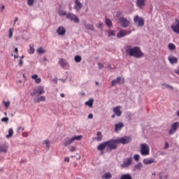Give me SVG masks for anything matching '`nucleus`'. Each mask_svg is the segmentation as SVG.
<instances>
[{
  "label": "nucleus",
  "mask_w": 179,
  "mask_h": 179,
  "mask_svg": "<svg viewBox=\"0 0 179 179\" xmlns=\"http://www.w3.org/2000/svg\"><path fill=\"white\" fill-rule=\"evenodd\" d=\"M126 54L130 57H134V58H142L144 55L141 48L138 46L132 48L131 45L126 46Z\"/></svg>",
  "instance_id": "f257e3e1"
},
{
  "label": "nucleus",
  "mask_w": 179,
  "mask_h": 179,
  "mask_svg": "<svg viewBox=\"0 0 179 179\" xmlns=\"http://www.w3.org/2000/svg\"><path fill=\"white\" fill-rule=\"evenodd\" d=\"M116 16H117V20H119L122 27H124L125 29L131 24V22H129V20H128V19H127L126 17H124V15H122V13L117 11L116 13Z\"/></svg>",
  "instance_id": "f03ea898"
},
{
  "label": "nucleus",
  "mask_w": 179,
  "mask_h": 179,
  "mask_svg": "<svg viewBox=\"0 0 179 179\" xmlns=\"http://www.w3.org/2000/svg\"><path fill=\"white\" fill-rule=\"evenodd\" d=\"M118 148V141L117 139H110L106 141V150L110 152L112 150H115Z\"/></svg>",
  "instance_id": "7ed1b4c3"
},
{
  "label": "nucleus",
  "mask_w": 179,
  "mask_h": 179,
  "mask_svg": "<svg viewBox=\"0 0 179 179\" xmlns=\"http://www.w3.org/2000/svg\"><path fill=\"white\" fill-rule=\"evenodd\" d=\"M140 152L142 156H148L150 153V148L149 145L146 143H142L141 145Z\"/></svg>",
  "instance_id": "20e7f679"
},
{
  "label": "nucleus",
  "mask_w": 179,
  "mask_h": 179,
  "mask_svg": "<svg viewBox=\"0 0 179 179\" xmlns=\"http://www.w3.org/2000/svg\"><path fill=\"white\" fill-rule=\"evenodd\" d=\"M45 93V90H44V87L39 86L36 90L34 89L30 94L31 97H34V96H41V94H44Z\"/></svg>",
  "instance_id": "39448f33"
},
{
  "label": "nucleus",
  "mask_w": 179,
  "mask_h": 179,
  "mask_svg": "<svg viewBox=\"0 0 179 179\" xmlns=\"http://www.w3.org/2000/svg\"><path fill=\"white\" fill-rule=\"evenodd\" d=\"M117 143H122V145H128L131 141L132 138L129 136H125L120 138H117Z\"/></svg>",
  "instance_id": "423d86ee"
},
{
  "label": "nucleus",
  "mask_w": 179,
  "mask_h": 179,
  "mask_svg": "<svg viewBox=\"0 0 179 179\" xmlns=\"http://www.w3.org/2000/svg\"><path fill=\"white\" fill-rule=\"evenodd\" d=\"M66 17L69 20H71L74 22V23H79V22H80V20H79V17H78L76 15L71 13H67V15H66Z\"/></svg>",
  "instance_id": "0eeeda50"
},
{
  "label": "nucleus",
  "mask_w": 179,
  "mask_h": 179,
  "mask_svg": "<svg viewBox=\"0 0 179 179\" xmlns=\"http://www.w3.org/2000/svg\"><path fill=\"white\" fill-rule=\"evenodd\" d=\"M134 20V23H138V27H143V26H145V20L139 17L138 15H136Z\"/></svg>",
  "instance_id": "6e6552de"
},
{
  "label": "nucleus",
  "mask_w": 179,
  "mask_h": 179,
  "mask_svg": "<svg viewBox=\"0 0 179 179\" xmlns=\"http://www.w3.org/2000/svg\"><path fill=\"white\" fill-rule=\"evenodd\" d=\"M125 82L124 77H117L116 79H114L111 82L112 86H115V85H122Z\"/></svg>",
  "instance_id": "1a4fd4ad"
},
{
  "label": "nucleus",
  "mask_w": 179,
  "mask_h": 179,
  "mask_svg": "<svg viewBox=\"0 0 179 179\" xmlns=\"http://www.w3.org/2000/svg\"><path fill=\"white\" fill-rule=\"evenodd\" d=\"M132 164V158H126L123 160V164L120 165V167L122 169H127L129 166H131Z\"/></svg>",
  "instance_id": "9d476101"
},
{
  "label": "nucleus",
  "mask_w": 179,
  "mask_h": 179,
  "mask_svg": "<svg viewBox=\"0 0 179 179\" xmlns=\"http://www.w3.org/2000/svg\"><path fill=\"white\" fill-rule=\"evenodd\" d=\"M179 127V123L178 122H174L171 125V129L169 130V135H173L176 131H177V128Z\"/></svg>",
  "instance_id": "9b49d317"
},
{
  "label": "nucleus",
  "mask_w": 179,
  "mask_h": 179,
  "mask_svg": "<svg viewBox=\"0 0 179 179\" xmlns=\"http://www.w3.org/2000/svg\"><path fill=\"white\" fill-rule=\"evenodd\" d=\"M127 34H131V31H129V33L127 31V30L121 29L119 33L117 34V37L118 38H122V37H125Z\"/></svg>",
  "instance_id": "f8f14e48"
},
{
  "label": "nucleus",
  "mask_w": 179,
  "mask_h": 179,
  "mask_svg": "<svg viewBox=\"0 0 179 179\" xmlns=\"http://www.w3.org/2000/svg\"><path fill=\"white\" fill-rule=\"evenodd\" d=\"M57 33L59 34V36H65V34L66 33V29H65V28H64V27L60 26L57 29Z\"/></svg>",
  "instance_id": "ddd939ff"
},
{
  "label": "nucleus",
  "mask_w": 179,
  "mask_h": 179,
  "mask_svg": "<svg viewBox=\"0 0 179 179\" xmlns=\"http://www.w3.org/2000/svg\"><path fill=\"white\" fill-rule=\"evenodd\" d=\"M83 24H84V27L87 29V30H90V31H94V27L93 26V24H86V21L83 22Z\"/></svg>",
  "instance_id": "4468645a"
},
{
  "label": "nucleus",
  "mask_w": 179,
  "mask_h": 179,
  "mask_svg": "<svg viewBox=\"0 0 179 179\" xmlns=\"http://www.w3.org/2000/svg\"><path fill=\"white\" fill-rule=\"evenodd\" d=\"M124 124L122 122H119L115 124V132H118V131H121L122 128H124Z\"/></svg>",
  "instance_id": "2eb2a0df"
},
{
  "label": "nucleus",
  "mask_w": 179,
  "mask_h": 179,
  "mask_svg": "<svg viewBox=\"0 0 179 179\" xmlns=\"http://www.w3.org/2000/svg\"><path fill=\"white\" fill-rule=\"evenodd\" d=\"M74 3L76 5L74 6V9H76V10H80L82 9V3H80L79 0H75Z\"/></svg>",
  "instance_id": "dca6fc26"
},
{
  "label": "nucleus",
  "mask_w": 179,
  "mask_h": 179,
  "mask_svg": "<svg viewBox=\"0 0 179 179\" xmlns=\"http://www.w3.org/2000/svg\"><path fill=\"white\" fill-rule=\"evenodd\" d=\"M106 148H107V143H106V141L99 144L97 146V150H99L100 152H103V150H104V149H106Z\"/></svg>",
  "instance_id": "f3484780"
},
{
  "label": "nucleus",
  "mask_w": 179,
  "mask_h": 179,
  "mask_svg": "<svg viewBox=\"0 0 179 179\" xmlns=\"http://www.w3.org/2000/svg\"><path fill=\"white\" fill-rule=\"evenodd\" d=\"M145 3H146V0H137L136 1V5L138 8L140 9H142L143 6H145Z\"/></svg>",
  "instance_id": "a211bd4d"
},
{
  "label": "nucleus",
  "mask_w": 179,
  "mask_h": 179,
  "mask_svg": "<svg viewBox=\"0 0 179 179\" xmlns=\"http://www.w3.org/2000/svg\"><path fill=\"white\" fill-rule=\"evenodd\" d=\"M113 113L117 115V117H121L122 111L120 109V106H116L113 108Z\"/></svg>",
  "instance_id": "6ab92c4d"
},
{
  "label": "nucleus",
  "mask_w": 179,
  "mask_h": 179,
  "mask_svg": "<svg viewBox=\"0 0 179 179\" xmlns=\"http://www.w3.org/2000/svg\"><path fill=\"white\" fill-rule=\"evenodd\" d=\"M168 59L170 62V64H178V58L172 56V57H169Z\"/></svg>",
  "instance_id": "aec40b11"
},
{
  "label": "nucleus",
  "mask_w": 179,
  "mask_h": 179,
  "mask_svg": "<svg viewBox=\"0 0 179 179\" xmlns=\"http://www.w3.org/2000/svg\"><path fill=\"white\" fill-rule=\"evenodd\" d=\"M171 29L173 30V31H174V33L179 34V20L178 21L176 25H171Z\"/></svg>",
  "instance_id": "412c9836"
},
{
  "label": "nucleus",
  "mask_w": 179,
  "mask_h": 179,
  "mask_svg": "<svg viewBox=\"0 0 179 179\" xmlns=\"http://www.w3.org/2000/svg\"><path fill=\"white\" fill-rule=\"evenodd\" d=\"M143 162L145 164H152V163H155L156 160H155V159L153 158H151V159L145 158L143 159Z\"/></svg>",
  "instance_id": "4be33fe9"
},
{
  "label": "nucleus",
  "mask_w": 179,
  "mask_h": 179,
  "mask_svg": "<svg viewBox=\"0 0 179 179\" xmlns=\"http://www.w3.org/2000/svg\"><path fill=\"white\" fill-rule=\"evenodd\" d=\"M67 64H68V62H66V60H65L64 58H61L59 59V65H60L62 68H65V66H66Z\"/></svg>",
  "instance_id": "5701e85b"
},
{
  "label": "nucleus",
  "mask_w": 179,
  "mask_h": 179,
  "mask_svg": "<svg viewBox=\"0 0 179 179\" xmlns=\"http://www.w3.org/2000/svg\"><path fill=\"white\" fill-rule=\"evenodd\" d=\"M8 152V147L6 144L0 145V153H6Z\"/></svg>",
  "instance_id": "b1692460"
},
{
  "label": "nucleus",
  "mask_w": 179,
  "mask_h": 179,
  "mask_svg": "<svg viewBox=\"0 0 179 179\" xmlns=\"http://www.w3.org/2000/svg\"><path fill=\"white\" fill-rule=\"evenodd\" d=\"M94 103V99L91 98L88 101H87L85 104V106H88V107L92 108L93 107V103Z\"/></svg>",
  "instance_id": "393cba45"
},
{
  "label": "nucleus",
  "mask_w": 179,
  "mask_h": 179,
  "mask_svg": "<svg viewBox=\"0 0 179 179\" xmlns=\"http://www.w3.org/2000/svg\"><path fill=\"white\" fill-rule=\"evenodd\" d=\"M31 79H34L36 83H41V78H38V76L37 74L31 76Z\"/></svg>",
  "instance_id": "a878e982"
},
{
  "label": "nucleus",
  "mask_w": 179,
  "mask_h": 179,
  "mask_svg": "<svg viewBox=\"0 0 179 179\" xmlns=\"http://www.w3.org/2000/svg\"><path fill=\"white\" fill-rule=\"evenodd\" d=\"M97 142H101L103 140V135L101 134V131H98L96 134V138H95Z\"/></svg>",
  "instance_id": "bb28decb"
},
{
  "label": "nucleus",
  "mask_w": 179,
  "mask_h": 179,
  "mask_svg": "<svg viewBox=\"0 0 179 179\" xmlns=\"http://www.w3.org/2000/svg\"><path fill=\"white\" fill-rule=\"evenodd\" d=\"M113 177V175L109 173V172H107V173H105L103 176L101 177V178L103 179H110Z\"/></svg>",
  "instance_id": "cd10ccee"
},
{
  "label": "nucleus",
  "mask_w": 179,
  "mask_h": 179,
  "mask_svg": "<svg viewBox=\"0 0 179 179\" xmlns=\"http://www.w3.org/2000/svg\"><path fill=\"white\" fill-rule=\"evenodd\" d=\"M120 179H133L132 176L129 173H125L121 176Z\"/></svg>",
  "instance_id": "c85d7f7f"
},
{
  "label": "nucleus",
  "mask_w": 179,
  "mask_h": 179,
  "mask_svg": "<svg viewBox=\"0 0 179 179\" xmlns=\"http://www.w3.org/2000/svg\"><path fill=\"white\" fill-rule=\"evenodd\" d=\"M35 103H40L41 101H45V96H41L34 100Z\"/></svg>",
  "instance_id": "c756f323"
},
{
  "label": "nucleus",
  "mask_w": 179,
  "mask_h": 179,
  "mask_svg": "<svg viewBox=\"0 0 179 179\" xmlns=\"http://www.w3.org/2000/svg\"><path fill=\"white\" fill-rule=\"evenodd\" d=\"M105 23H106V26H108V27H113V22H111V20H110L109 18L106 19Z\"/></svg>",
  "instance_id": "7c9ffc66"
},
{
  "label": "nucleus",
  "mask_w": 179,
  "mask_h": 179,
  "mask_svg": "<svg viewBox=\"0 0 179 179\" xmlns=\"http://www.w3.org/2000/svg\"><path fill=\"white\" fill-rule=\"evenodd\" d=\"M72 138H69L68 140H65L64 143V146H69L73 143Z\"/></svg>",
  "instance_id": "2f4dec72"
},
{
  "label": "nucleus",
  "mask_w": 179,
  "mask_h": 179,
  "mask_svg": "<svg viewBox=\"0 0 179 179\" xmlns=\"http://www.w3.org/2000/svg\"><path fill=\"white\" fill-rule=\"evenodd\" d=\"M34 45H29V54H34Z\"/></svg>",
  "instance_id": "473e14b6"
},
{
  "label": "nucleus",
  "mask_w": 179,
  "mask_h": 179,
  "mask_svg": "<svg viewBox=\"0 0 179 179\" xmlns=\"http://www.w3.org/2000/svg\"><path fill=\"white\" fill-rule=\"evenodd\" d=\"M83 136L80 135V136H74L73 137L71 138V141H73V142L74 141H80V139H82Z\"/></svg>",
  "instance_id": "72a5a7b5"
},
{
  "label": "nucleus",
  "mask_w": 179,
  "mask_h": 179,
  "mask_svg": "<svg viewBox=\"0 0 179 179\" xmlns=\"http://www.w3.org/2000/svg\"><path fill=\"white\" fill-rule=\"evenodd\" d=\"M13 136V129L10 128L8 130V135L6 136V138H12Z\"/></svg>",
  "instance_id": "f704fd0d"
},
{
  "label": "nucleus",
  "mask_w": 179,
  "mask_h": 179,
  "mask_svg": "<svg viewBox=\"0 0 179 179\" xmlns=\"http://www.w3.org/2000/svg\"><path fill=\"white\" fill-rule=\"evenodd\" d=\"M142 162H140L134 166V170H141L142 169Z\"/></svg>",
  "instance_id": "c9c22d12"
},
{
  "label": "nucleus",
  "mask_w": 179,
  "mask_h": 179,
  "mask_svg": "<svg viewBox=\"0 0 179 179\" xmlns=\"http://www.w3.org/2000/svg\"><path fill=\"white\" fill-rule=\"evenodd\" d=\"M59 16H66L68 13H66V11H64L62 10H60L58 11Z\"/></svg>",
  "instance_id": "e433bc0d"
},
{
  "label": "nucleus",
  "mask_w": 179,
  "mask_h": 179,
  "mask_svg": "<svg viewBox=\"0 0 179 179\" xmlns=\"http://www.w3.org/2000/svg\"><path fill=\"white\" fill-rule=\"evenodd\" d=\"M76 62L79 63L82 61V57L80 55H76L74 58Z\"/></svg>",
  "instance_id": "4c0bfd02"
},
{
  "label": "nucleus",
  "mask_w": 179,
  "mask_h": 179,
  "mask_svg": "<svg viewBox=\"0 0 179 179\" xmlns=\"http://www.w3.org/2000/svg\"><path fill=\"white\" fill-rule=\"evenodd\" d=\"M37 52L39 54H44L45 52V50L43 49V48H39L37 49Z\"/></svg>",
  "instance_id": "58836bf2"
},
{
  "label": "nucleus",
  "mask_w": 179,
  "mask_h": 179,
  "mask_svg": "<svg viewBox=\"0 0 179 179\" xmlns=\"http://www.w3.org/2000/svg\"><path fill=\"white\" fill-rule=\"evenodd\" d=\"M169 50H176V45L174 43H169Z\"/></svg>",
  "instance_id": "ea45409f"
},
{
  "label": "nucleus",
  "mask_w": 179,
  "mask_h": 179,
  "mask_svg": "<svg viewBox=\"0 0 179 179\" xmlns=\"http://www.w3.org/2000/svg\"><path fill=\"white\" fill-rule=\"evenodd\" d=\"M108 34L109 37H111L113 36H115V31H108Z\"/></svg>",
  "instance_id": "a19ab883"
},
{
  "label": "nucleus",
  "mask_w": 179,
  "mask_h": 179,
  "mask_svg": "<svg viewBox=\"0 0 179 179\" xmlns=\"http://www.w3.org/2000/svg\"><path fill=\"white\" fill-rule=\"evenodd\" d=\"M134 160H136V162H139V159H141V156H139V155L136 154L134 156Z\"/></svg>",
  "instance_id": "79ce46f5"
},
{
  "label": "nucleus",
  "mask_w": 179,
  "mask_h": 179,
  "mask_svg": "<svg viewBox=\"0 0 179 179\" xmlns=\"http://www.w3.org/2000/svg\"><path fill=\"white\" fill-rule=\"evenodd\" d=\"M33 3H34V0H27V5H29V6H33Z\"/></svg>",
  "instance_id": "37998d69"
},
{
  "label": "nucleus",
  "mask_w": 179,
  "mask_h": 179,
  "mask_svg": "<svg viewBox=\"0 0 179 179\" xmlns=\"http://www.w3.org/2000/svg\"><path fill=\"white\" fill-rule=\"evenodd\" d=\"M9 122V117H3L1 119V122H6L8 123Z\"/></svg>",
  "instance_id": "c03bdc74"
},
{
  "label": "nucleus",
  "mask_w": 179,
  "mask_h": 179,
  "mask_svg": "<svg viewBox=\"0 0 179 179\" xmlns=\"http://www.w3.org/2000/svg\"><path fill=\"white\" fill-rule=\"evenodd\" d=\"M44 143L46 145V147L50 149V141L48 140H46L44 141Z\"/></svg>",
  "instance_id": "a18cd8bd"
},
{
  "label": "nucleus",
  "mask_w": 179,
  "mask_h": 179,
  "mask_svg": "<svg viewBox=\"0 0 179 179\" xmlns=\"http://www.w3.org/2000/svg\"><path fill=\"white\" fill-rule=\"evenodd\" d=\"M4 106L6 108H8L9 107V106H10V102H9V101L4 102Z\"/></svg>",
  "instance_id": "49530a36"
},
{
  "label": "nucleus",
  "mask_w": 179,
  "mask_h": 179,
  "mask_svg": "<svg viewBox=\"0 0 179 179\" xmlns=\"http://www.w3.org/2000/svg\"><path fill=\"white\" fill-rule=\"evenodd\" d=\"M12 36H13V31H12V29H9V37L10 38H12Z\"/></svg>",
  "instance_id": "de8ad7c7"
},
{
  "label": "nucleus",
  "mask_w": 179,
  "mask_h": 179,
  "mask_svg": "<svg viewBox=\"0 0 179 179\" xmlns=\"http://www.w3.org/2000/svg\"><path fill=\"white\" fill-rule=\"evenodd\" d=\"M98 66L99 69H103V68H104V65L102 64L101 63H98Z\"/></svg>",
  "instance_id": "09e8293b"
},
{
  "label": "nucleus",
  "mask_w": 179,
  "mask_h": 179,
  "mask_svg": "<svg viewBox=\"0 0 179 179\" xmlns=\"http://www.w3.org/2000/svg\"><path fill=\"white\" fill-rule=\"evenodd\" d=\"M18 65L20 67L23 66V59H20Z\"/></svg>",
  "instance_id": "8fccbe9b"
},
{
  "label": "nucleus",
  "mask_w": 179,
  "mask_h": 179,
  "mask_svg": "<svg viewBox=\"0 0 179 179\" xmlns=\"http://www.w3.org/2000/svg\"><path fill=\"white\" fill-rule=\"evenodd\" d=\"M75 150H76V147L75 146L71 147L70 149V152H75Z\"/></svg>",
  "instance_id": "3c124183"
},
{
  "label": "nucleus",
  "mask_w": 179,
  "mask_h": 179,
  "mask_svg": "<svg viewBox=\"0 0 179 179\" xmlns=\"http://www.w3.org/2000/svg\"><path fill=\"white\" fill-rule=\"evenodd\" d=\"M169 143H168V142H166V143H165L164 149H169Z\"/></svg>",
  "instance_id": "603ef678"
},
{
  "label": "nucleus",
  "mask_w": 179,
  "mask_h": 179,
  "mask_svg": "<svg viewBox=\"0 0 179 179\" xmlns=\"http://www.w3.org/2000/svg\"><path fill=\"white\" fill-rule=\"evenodd\" d=\"M99 29H103V22H100L98 25Z\"/></svg>",
  "instance_id": "864d4df0"
},
{
  "label": "nucleus",
  "mask_w": 179,
  "mask_h": 179,
  "mask_svg": "<svg viewBox=\"0 0 179 179\" xmlns=\"http://www.w3.org/2000/svg\"><path fill=\"white\" fill-rule=\"evenodd\" d=\"M92 118H93V114L91 113L88 115V119L92 120Z\"/></svg>",
  "instance_id": "5fc2aeb1"
},
{
  "label": "nucleus",
  "mask_w": 179,
  "mask_h": 179,
  "mask_svg": "<svg viewBox=\"0 0 179 179\" xmlns=\"http://www.w3.org/2000/svg\"><path fill=\"white\" fill-rule=\"evenodd\" d=\"M64 162H67V163H69V157H65Z\"/></svg>",
  "instance_id": "6e6d98bb"
},
{
  "label": "nucleus",
  "mask_w": 179,
  "mask_h": 179,
  "mask_svg": "<svg viewBox=\"0 0 179 179\" xmlns=\"http://www.w3.org/2000/svg\"><path fill=\"white\" fill-rule=\"evenodd\" d=\"M158 176L159 179H163V177L162 176V173H159Z\"/></svg>",
  "instance_id": "4d7b16f0"
},
{
  "label": "nucleus",
  "mask_w": 179,
  "mask_h": 179,
  "mask_svg": "<svg viewBox=\"0 0 179 179\" xmlns=\"http://www.w3.org/2000/svg\"><path fill=\"white\" fill-rule=\"evenodd\" d=\"M165 86H166V87H169V89H173V86H171L169 85H166Z\"/></svg>",
  "instance_id": "13d9d810"
},
{
  "label": "nucleus",
  "mask_w": 179,
  "mask_h": 179,
  "mask_svg": "<svg viewBox=\"0 0 179 179\" xmlns=\"http://www.w3.org/2000/svg\"><path fill=\"white\" fill-rule=\"evenodd\" d=\"M20 129H22V131H24V128L22 127H18V131H20Z\"/></svg>",
  "instance_id": "bf43d9fd"
},
{
  "label": "nucleus",
  "mask_w": 179,
  "mask_h": 179,
  "mask_svg": "<svg viewBox=\"0 0 179 179\" xmlns=\"http://www.w3.org/2000/svg\"><path fill=\"white\" fill-rule=\"evenodd\" d=\"M43 61L45 62L48 61V59H47V57H43Z\"/></svg>",
  "instance_id": "052dcab7"
},
{
  "label": "nucleus",
  "mask_w": 179,
  "mask_h": 179,
  "mask_svg": "<svg viewBox=\"0 0 179 179\" xmlns=\"http://www.w3.org/2000/svg\"><path fill=\"white\" fill-rule=\"evenodd\" d=\"M17 20H19L18 17H15V20H14V23H16V22H17Z\"/></svg>",
  "instance_id": "680f3d73"
},
{
  "label": "nucleus",
  "mask_w": 179,
  "mask_h": 179,
  "mask_svg": "<svg viewBox=\"0 0 179 179\" xmlns=\"http://www.w3.org/2000/svg\"><path fill=\"white\" fill-rule=\"evenodd\" d=\"M176 75H178V76H179V69H178V70L176 71Z\"/></svg>",
  "instance_id": "e2e57ef3"
},
{
  "label": "nucleus",
  "mask_w": 179,
  "mask_h": 179,
  "mask_svg": "<svg viewBox=\"0 0 179 179\" xmlns=\"http://www.w3.org/2000/svg\"><path fill=\"white\" fill-rule=\"evenodd\" d=\"M23 136H24L25 138H27V133H24V134H23Z\"/></svg>",
  "instance_id": "0e129e2a"
},
{
  "label": "nucleus",
  "mask_w": 179,
  "mask_h": 179,
  "mask_svg": "<svg viewBox=\"0 0 179 179\" xmlns=\"http://www.w3.org/2000/svg\"><path fill=\"white\" fill-rule=\"evenodd\" d=\"M18 51H19V50H18L17 48H15V52H18Z\"/></svg>",
  "instance_id": "69168bd1"
},
{
  "label": "nucleus",
  "mask_w": 179,
  "mask_h": 179,
  "mask_svg": "<svg viewBox=\"0 0 179 179\" xmlns=\"http://www.w3.org/2000/svg\"><path fill=\"white\" fill-rule=\"evenodd\" d=\"M60 97H65V94H60Z\"/></svg>",
  "instance_id": "338daca9"
},
{
  "label": "nucleus",
  "mask_w": 179,
  "mask_h": 179,
  "mask_svg": "<svg viewBox=\"0 0 179 179\" xmlns=\"http://www.w3.org/2000/svg\"><path fill=\"white\" fill-rule=\"evenodd\" d=\"M95 84L96 86H99V82H97V81L95 82Z\"/></svg>",
  "instance_id": "774afa93"
}]
</instances>
